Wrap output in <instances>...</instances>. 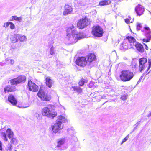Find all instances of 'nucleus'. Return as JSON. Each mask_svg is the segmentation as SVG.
<instances>
[{
	"label": "nucleus",
	"mask_w": 151,
	"mask_h": 151,
	"mask_svg": "<svg viewBox=\"0 0 151 151\" xmlns=\"http://www.w3.org/2000/svg\"><path fill=\"white\" fill-rule=\"evenodd\" d=\"M9 22H6V23H5L4 24V25L3 26V27H4L5 28H7V27H8L9 26Z\"/></svg>",
	"instance_id": "37"
},
{
	"label": "nucleus",
	"mask_w": 151,
	"mask_h": 151,
	"mask_svg": "<svg viewBox=\"0 0 151 151\" xmlns=\"http://www.w3.org/2000/svg\"><path fill=\"white\" fill-rule=\"evenodd\" d=\"M10 103H11L13 106H16V105L17 103V101L16 99L13 95L11 94H10ZM17 106L20 108L22 107L21 106Z\"/></svg>",
	"instance_id": "18"
},
{
	"label": "nucleus",
	"mask_w": 151,
	"mask_h": 151,
	"mask_svg": "<svg viewBox=\"0 0 151 151\" xmlns=\"http://www.w3.org/2000/svg\"><path fill=\"white\" fill-rule=\"evenodd\" d=\"M89 24V22L86 19H81L77 23V27L79 29H83Z\"/></svg>",
	"instance_id": "14"
},
{
	"label": "nucleus",
	"mask_w": 151,
	"mask_h": 151,
	"mask_svg": "<svg viewBox=\"0 0 151 151\" xmlns=\"http://www.w3.org/2000/svg\"><path fill=\"white\" fill-rule=\"evenodd\" d=\"M15 20L21 22L22 21V19L21 17H17L16 16H13L12 17L11 19H10V21Z\"/></svg>",
	"instance_id": "25"
},
{
	"label": "nucleus",
	"mask_w": 151,
	"mask_h": 151,
	"mask_svg": "<svg viewBox=\"0 0 151 151\" xmlns=\"http://www.w3.org/2000/svg\"><path fill=\"white\" fill-rule=\"evenodd\" d=\"M35 116L38 119H41L42 118V116L41 114L37 113H35Z\"/></svg>",
	"instance_id": "29"
},
{
	"label": "nucleus",
	"mask_w": 151,
	"mask_h": 151,
	"mask_svg": "<svg viewBox=\"0 0 151 151\" xmlns=\"http://www.w3.org/2000/svg\"><path fill=\"white\" fill-rule=\"evenodd\" d=\"M53 83V81L51 80L49 77H48L46 78V85L49 88H51L52 86V85Z\"/></svg>",
	"instance_id": "21"
},
{
	"label": "nucleus",
	"mask_w": 151,
	"mask_h": 151,
	"mask_svg": "<svg viewBox=\"0 0 151 151\" xmlns=\"http://www.w3.org/2000/svg\"><path fill=\"white\" fill-rule=\"evenodd\" d=\"M139 70L141 72L147 67V68L146 71L147 72L151 67V59H148V62L146 58L142 57L139 59Z\"/></svg>",
	"instance_id": "3"
},
{
	"label": "nucleus",
	"mask_w": 151,
	"mask_h": 151,
	"mask_svg": "<svg viewBox=\"0 0 151 151\" xmlns=\"http://www.w3.org/2000/svg\"><path fill=\"white\" fill-rule=\"evenodd\" d=\"M72 88L74 91H76L78 94L82 92V89L79 86H72Z\"/></svg>",
	"instance_id": "22"
},
{
	"label": "nucleus",
	"mask_w": 151,
	"mask_h": 151,
	"mask_svg": "<svg viewBox=\"0 0 151 151\" xmlns=\"http://www.w3.org/2000/svg\"><path fill=\"white\" fill-rule=\"evenodd\" d=\"M54 49L53 46H52L50 49V53L51 55L54 54Z\"/></svg>",
	"instance_id": "31"
},
{
	"label": "nucleus",
	"mask_w": 151,
	"mask_h": 151,
	"mask_svg": "<svg viewBox=\"0 0 151 151\" xmlns=\"http://www.w3.org/2000/svg\"><path fill=\"white\" fill-rule=\"evenodd\" d=\"M14 60L11 59L10 60V63L11 64H14Z\"/></svg>",
	"instance_id": "42"
},
{
	"label": "nucleus",
	"mask_w": 151,
	"mask_h": 151,
	"mask_svg": "<svg viewBox=\"0 0 151 151\" xmlns=\"http://www.w3.org/2000/svg\"><path fill=\"white\" fill-rule=\"evenodd\" d=\"M140 121H139L135 125L136 126V127H137L138 125L140 124Z\"/></svg>",
	"instance_id": "40"
},
{
	"label": "nucleus",
	"mask_w": 151,
	"mask_h": 151,
	"mask_svg": "<svg viewBox=\"0 0 151 151\" xmlns=\"http://www.w3.org/2000/svg\"><path fill=\"white\" fill-rule=\"evenodd\" d=\"M142 77L141 76L139 78V80L137 82V84H139L140 82V81H141V80L142 79Z\"/></svg>",
	"instance_id": "41"
},
{
	"label": "nucleus",
	"mask_w": 151,
	"mask_h": 151,
	"mask_svg": "<svg viewBox=\"0 0 151 151\" xmlns=\"http://www.w3.org/2000/svg\"><path fill=\"white\" fill-rule=\"evenodd\" d=\"M10 150L11 149L13 148L14 147L16 146L18 144L19 141L16 137L14 136L13 132L10 129Z\"/></svg>",
	"instance_id": "11"
},
{
	"label": "nucleus",
	"mask_w": 151,
	"mask_h": 151,
	"mask_svg": "<svg viewBox=\"0 0 151 151\" xmlns=\"http://www.w3.org/2000/svg\"><path fill=\"white\" fill-rule=\"evenodd\" d=\"M8 100L9 101V97H8Z\"/></svg>",
	"instance_id": "48"
},
{
	"label": "nucleus",
	"mask_w": 151,
	"mask_h": 151,
	"mask_svg": "<svg viewBox=\"0 0 151 151\" xmlns=\"http://www.w3.org/2000/svg\"><path fill=\"white\" fill-rule=\"evenodd\" d=\"M38 96L41 98L42 101H48L51 99V97L50 95H48L47 92L42 90L41 88L37 93Z\"/></svg>",
	"instance_id": "10"
},
{
	"label": "nucleus",
	"mask_w": 151,
	"mask_h": 151,
	"mask_svg": "<svg viewBox=\"0 0 151 151\" xmlns=\"http://www.w3.org/2000/svg\"><path fill=\"white\" fill-rule=\"evenodd\" d=\"M9 136V133L8 134V136Z\"/></svg>",
	"instance_id": "49"
},
{
	"label": "nucleus",
	"mask_w": 151,
	"mask_h": 151,
	"mask_svg": "<svg viewBox=\"0 0 151 151\" xmlns=\"http://www.w3.org/2000/svg\"><path fill=\"white\" fill-rule=\"evenodd\" d=\"M19 37L18 41L23 42L25 41L26 40V36L24 35H19Z\"/></svg>",
	"instance_id": "26"
},
{
	"label": "nucleus",
	"mask_w": 151,
	"mask_h": 151,
	"mask_svg": "<svg viewBox=\"0 0 151 151\" xmlns=\"http://www.w3.org/2000/svg\"><path fill=\"white\" fill-rule=\"evenodd\" d=\"M151 116V111L147 115L148 117H150Z\"/></svg>",
	"instance_id": "43"
},
{
	"label": "nucleus",
	"mask_w": 151,
	"mask_h": 151,
	"mask_svg": "<svg viewBox=\"0 0 151 151\" xmlns=\"http://www.w3.org/2000/svg\"><path fill=\"white\" fill-rule=\"evenodd\" d=\"M145 49L146 50H148V47H147V46L146 45V47H145Z\"/></svg>",
	"instance_id": "44"
},
{
	"label": "nucleus",
	"mask_w": 151,
	"mask_h": 151,
	"mask_svg": "<svg viewBox=\"0 0 151 151\" xmlns=\"http://www.w3.org/2000/svg\"><path fill=\"white\" fill-rule=\"evenodd\" d=\"M87 82V81L85 80L82 79L79 82L78 84L79 86H82L85 83H86Z\"/></svg>",
	"instance_id": "27"
},
{
	"label": "nucleus",
	"mask_w": 151,
	"mask_h": 151,
	"mask_svg": "<svg viewBox=\"0 0 151 151\" xmlns=\"http://www.w3.org/2000/svg\"><path fill=\"white\" fill-rule=\"evenodd\" d=\"M127 97L128 95L126 94L121 96L120 98L121 100L124 101L126 100L127 99Z\"/></svg>",
	"instance_id": "30"
},
{
	"label": "nucleus",
	"mask_w": 151,
	"mask_h": 151,
	"mask_svg": "<svg viewBox=\"0 0 151 151\" xmlns=\"http://www.w3.org/2000/svg\"><path fill=\"white\" fill-rule=\"evenodd\" d=\"M28 86L29 90L33 92H36L38 90L39 88L37 85L31 81H28Z\"/></svg>",
	"instance_id": "15"
},
{
	"label": "nucleus",
	"mask_w": 151,
	"mask_h": 151,
	"mask_svg": "<svg viewBox=\"0 0 151 151\" xmlns=\"http://www.w3.org/2000/svg\"><path fill=\"white\" fill-rule=\"evenodd\" d=\"M52 129L53 132L55 133H60V130L63 128V127L61 126V122L59 121H57L56 123L52 126Z\"/></svg>",
	"instance_id": "13"
},
{
	"label": "nucleus",
	"mask_w": 151,
	"mask_h": 151,
	"mask_svg": "<svg viewBox=\"0 0 151 151\" xmlns=\"http://www.w3.org/2000/svg\"><path fill=\"white\" fill-rule=\"evenodd\" d=\"M132 38V36H128L126 37V40H124L123 43L120 46L121 50H127L128 49L132 48L131 44L132 43V40H129L130 38Z\"/></svg>",
	"instance_id": "9"
},
{
	"label": "nucleus",
	"mask_w": 151,
	"mask_h": 151,
	"mask_svg": "<svg viewBox=\"0 0 151 151\" xmlns=\"http://www.w3.org/2000/svg\"><path fill=\"white\" fill-rule=\"evenodd\" d=\"M128 17V18H129V19H131V17H130V16H129Z\"/></svg>",
	"instance_id": "47"
},
{
	"label": "nucleus",
	"mask_w": 151,
	"mask_h": 151,
	"mask_svg": "<svg viewBox=\"0 0 151 151\" xmlns=\"http://www.w3.org/2000/svg\"><path fill=\"white\" fill-rule=\"evenodd\" d=\"M15 26L13 23L10 22V28L13 29L15 28Z\"/></svg>",
	"instance_id": "35"
},
{
	"label": "nucleus",
	"mask_w": 151,
	"mask_h": 151,
	"mask_svg": "<svg viewBox=\"0 0 151 151\" xmlns=\"http://www.w3.org/2000/svg\"><path fill=\"white\" fill-rule=\"evenodd\" d=\"M4 91L5 93L8 92L9 91V88L8 87H6L4 88Z\"/></svg>",
	"instance_id": "36"
},
{
	"label": "nucleus",
	"mask_w": 151,
	"mask_h": 151,
	"mask_svg": "<svg viewBox=\"0 0 151 151\" xmlns=\"http://www.w3.org/2000/svg\"><path fill=\"white\" fill-rule=\"evenodd\" d=\"M65 142V139H61L59 140L58 142V145L56 147L58 148V150H63L64 148H62V145Z\"/></svg>",
	"instance_id": "19"
},
{
	"label": "nucleus",
	"mask_w": 151,
	"mask_h": 151,
	"mask_svg": "<svg viewBox=\"0 0 151 151\" xmlns=\"http://www.w3.org/2000/svg\"><path fill=\"white\" fill-rule=\"evenodd\" d=\"M19 36L18 34H14L13 35H12L10 38L12 42H17L18 41L19 39Z\"/></svg>",
	"instance_id": "20"
},
{
	"label": "nucleus",
	"mask_w": 151,
	"mask_h": 151,
	"mask_svg": "<svg viewBox=\"0 0 151 151\" xmlns=\"http://www.w3.org/2000/svg\"><path fill=\"white\" fill-rule=\"evenodd\" d=\"M135 11L137 15L140 16L143 14L144 8L141 5H138L135 8Z\"/></svg>",
	"instance_id": "16"
},
{
	"label": "nucleus",
	"mask_w": 151,
	"mask_h": 151,
	"mask_svg": "<svg viewBox=\"0 0 151 151\" xmlns=\"http://www.w3.org/2000/svg\"><path fill=\"white\" fill-rule=\"evenodd\" d=\"M16 88L14 86H10V92L13 91L15 90Z\"/></svg>",
	"instance_id": "33"
},
{
	"label": "nucleus",
	"mask_w": 151,
	"mask_h": 151,
	"mask_svg": "<svg viewBox=\"0 0 151 151\" xmlns=\"http://www.w3.org/2000/svg\"><path fill=\"white\" fill-rule=\"evenodd\" d=\"M1 136L4 140L5 141H6L7 140L6 135L5 133L3 132L1 133Z\"/></svg>",
	"instance_id": "28"
},
{
	"label": "nucleus",
	"mask_w": 151,
	"mask_h": 151,
	"mask_svg": "<svg viewBox=\"0 0 151 151\" xmlns=\"http://www.w3.org/2000/svg\"><path fill=\"white\" fill-rule=\"evenodd\" d=\"M92 33L93 35L97 37H100L103 36V30L99 26H94L92 28Z\"/></svg>",
	"instance_id": "8"
},
{
	"label": "nucleus",
	"mask_w": 151,
	"mask_h": 151,
	"mask_svg": "<svg viewBox=\"0 0 151 151\" xmlns=\"http://www.w3.org/2000/svg\"><path fill=\"white\" fill-rule=\"evenodd\" d=\"M9 129L8 128L7 129V130H6V132L7 133L9 132Z\"/></svg>",
	"instance_id": "45"
},
{
	"label": "nucleus",
	"mask_w": 151,
	"mask_h": 151,
	"mask_svg": "<svg viewBox=\"0 0 151 151\" xmlns=\"http://www.w3.org/2000/svg\"><path fill=\"white\" fill-rule=\"evenodd\" d=\"M125 22L128 24H129L130 23L129 19L127 18L125 19Z\"/></svg>",
	"instance_id": "38"
},
{
	"label": "nucleus",
	"mask_w": 151,
	"mask_h": 151,
	"mask_svg": "<svg viewBox=\"0 0 151 151\" xmlns=\"http://www.w3.org/2000/svg\"><path fill=\"white\" fill-rule=\"evenodd\" d=\"M135 127L134 128V129H133V131H134V130H135V129H136V127Z\"/></svg>",
	"instance_id": "46"
},
{
	"label": "nucleus",
	"mask_w": 151,
	"mask_h": 151,
	"mask_svg": "<svg viewBox=\"0 0 151 151\" xmlns=\"http://www.w3.org/2000/svg\"><path fill=\"white\" fill-rule=\"evenodd\" d=\"M61 122V124L62 123H65L67 121V120L65 118V117L62 116H59L58 117V120Z\"/></svg>",
	"instance_id": "24"
},
{
	"label": "nucleus",
	"mask_w": 151,
	"mask_h": 151,
	"mask_svg": "<svg viewBox=\"0 0 151 151\" xmlns=\"http://www.w3.org/2000/svg\"><path fill=\"white\" fill-rule=\"evenodd\" d=\"M96 60V55L91 53L88 55L87 60L84 57L78 58L76 60V63L81 67H84L87 65L89 68H91L94 65V62Z\"/></svg>",
	"instance_id": "1"
},
{
	"label": "nucleus",
	"mask_w": 151,
	"mask_h": 151,
	"mask_svg": "<svg viewBox=\"0 0 151 151\" xmlns=\"http://www.w3.org/2000/svg\"><path fill=\"white\" fill-rule=\"evenodd\" d=\"M150 71H149L148 72V73H147V74H148L149 73H150Z\"/></svg>",
	"instance_id": "50"
},
{
	"label": "nucleus",
	"mask_w": 151,
	"mask_h": 151,
	"mask_svg": "<svg viewBox=\"0 0 151 151\" xmlns=\"http://www.w3.org/2000/svg\"><path fill=\"white\" fill-rule=\"evenodd\" d=\"M2 150V144L1 142V141H0V150Z\"/></svg>",
	"instance_id": "39"
},
{
	"label": "nucleus",
	"mask_w": 151,
	"mask_h": 151,
	"mask_svg": "<svg viewBox=\"0 0 151 151\" xmlns=\"http://www.w3.org/2000/svg\"><path fill=\"white\" fill-rule=\"evenodd\" d=\"M111 3V1L110 0H104L100 1L99 3V5L101 6L108 5Z\"/></svg>",
	"instance_id": "23"
},
{
	"label": "nucleus",
	"mask_w": 151,
	"mask_h": 151,
	"mask_svg": "<svg viewBox=\"0 0 151 151\" xmlns=\"http://www.w3.org/2000/svg\"><path fill=\"white\" fill-rule=\"evenodd\" d=\"M129 134H128L126 137L124 138L123 140L121 143V145H122L123 143L125 142L127 140L129 137Z\"/></svg>",
	"instance_id": "32"
},
{
	"label": "nucleus",
	"mask_w": 151,
	"mask_h": 151,
	"mask_svg": "<svg viewBox=\"0 0 151 151\" xmlns=\"http://www.w3.org/2000/svg\"><path fill=\"white\" fill-rule=\"evenodd\" d=\"M129 40H132V43L131 44L132 48L135 47L139 52L143 53L144 51V48L143 45L137 41L134 37L130 38Z\"/></svg>",
	"instance_id": "6"
},
{
	"label": "nucleus",
	"mask_w": 151,
	"mask_h": 151,
	"mask_svg": "<svg viewBox=\"0 0 151 151\" xmlns=\"http://www.w3.org/2000/svg\"><path fill=\"white\" fill-rule=\"evenodd\" d=\"M42 112L43 115L52 118L57 115V113L52 110V108L51 106L44 107L42 109Z\"/></svg>",
	"instance_id": "5"
},
{
	"label": "nucleus",
	"mask_w": 151,
	"mask_h": 151,
	"mask_svg": "<svg viewBox=\"0 0 151 151\" xmlns=\"http://www.w3.org/2000/svg\"><path fill=\"white\" fill-rule=\"evenodd\" d=\"M67 36L69 37L68 40H70L72 42L76 43L78 40L83 38L85 37V35L82 32L79 33L75 29V27L72 25L70 28H69L67 30Z\"/></svg>",
	"instance_id": "2"
},
{
	"label": "nucleus",
	"mask_w": 151,
	"mask_h": 151,
	"mask_svg": "<svg viewBox=\"0 0 151 151\" xmlns=\"http://www.w3.org/2000/svg\"><path fill=\"white\" fill-rule=\"evenodd\" d=\"M64 11L63 12V15H66L71 13L72 8L69 5L66 4L64 7Z\"/></svg>",
	"instance_id": "17"
},
{
	"label": "nucleus",
	"mask_w": 151,
	"mask_h": 151,
	"mask_svg": "<svg viewBox=\"0 0 151 151\" xmlns=\"http://www.w3.org/2000/svg\"><path fill=\"white\" fill-rule=\"evenodd\" d=\"M134 76L133 73L128 70L122 71L120 75L121 80L124 82L130 81L133 78Z\"/></svg>",
	"instance_id": "4"
},
{
	"label": "nucleus",
	"mask_w": 151,
	"mask_h": 151,
	"mask_svg": "<svg viewBox=\"0 0 151 151\" xmlns=\"http://www.w3.org/2000/svg\"><path fill=\"white\" fill-rule=\"evenodd\" d=\"M26 79V77L25 76L21 75L15 78L12 79L10 80V82L12 85H17V84L24 83Z\"/></svg>",
	"instance_id": "7"
},
{
	"label": "nucleus",
	"mask_w": 151,
	"mask_h": 151,
	"mask_svg": "<svg viewBox=\"0 0 151 151\" xmlns=\"http://www.w3.org/2000/svg\"><path fill=\"white\" fill-rule=\"evenodd\" d=\"M144 30L143 32H145V38L142 39V41L145 42H148L151 39V31L149 28L147 27H144Z\"/></svg>",
	"instance_id": "12"
},
{
	"label": "nucleus",
	"mask_w": 151,
	"mask_h": 151,
	"mask_svg": "<svg viewBox=\"0 0 151 151\" xmlns=\"http://www.w3.org/2000/svg\"><path fill=\"white\" fill-rule=\"evenodd\" d=\"M142 26L140 24L138 23V24L137 26V30H139L140 29L142 28Z\"/></svg>",
	"instance_id": "34"
}]
</instances>
